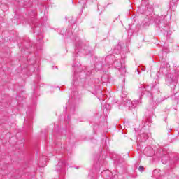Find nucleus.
<instances>
[{
	"label": "nucleus",
	"instance_id": "1",
	"mask_svg": "<svg viewBox=\"0 0 179 179\" xmlns=\"http://www.w3.org/2000/svg\"><path fill=\"white\" fill-rule=\"evenodd\" d=\"M141 102L139 101V100H134L131 101L129 99H126L123 103V106H124V107H129V108H135V107L138 104H141Z\"/></svg>",
	"mask_w": 179,
	"mask_h": 179
},
{
	"label": "nucleus",
	"instance_id": "2",
	"mask_svg": "<svg viewBox=\"0 0 179 179\" xmlns=\"http://www.w3.org/2000/svg\"><path fill=\"white\" fill-rule=\"evenodd\" d=\"M115 64V68L119 70V72L122 73V75H124L127 70L125 69V64L122 62H121L120 60H116L114 62Z\"/></svg>",
	"mask_w": 179,
	"mask_h": 179
},
{
	"label": "nucleus",
	"instance_id": "3",
	"mask_svg": "<svg viewBox=\"0 0 179 179\" xmlns=\"http://www.w3.org/2000/svg\"><path fill=\"white\" fill-rule=\"evenodd\" d=\"M166 85H175L177 83V80L174 75L173 74H167L166 78Z\"/></svg>",
	"mask_w": 179,
	"mask_h": 179
},
{
	"label": "nucleus",
	"instance_id": "4",
	"mask_svg": "<svg viewBox=\"0 0 179 179\" xmlns=\"http://www.w3.org/2000/svg\"><path fill=\"white\" fill-rule=\"evenodd\" d=\"M144 155L148 157H152L155 155V150L150 147H147L144 149Z\"/></svg>",
	"mask_w": 179,
	"mask_h": 179
},
{
	"label": "nucleus",
	"instance_id": "5",
	"mask_svg": "<svg viewBox=\"0 0 179 179\" xmlns=\"http://www.w3.org/2000/svg\"><path fill=\"white\" fill-rule=\"evenodd\" d=\"M153 90V85H147L145 87L142 86L141 90L142 92H146L147 93H150Z\"/></svg>",
	"mask_w": 179,
	"mask_h": 179
},
{
	"label": "nucleus",
	"instance_id": "6",
	"mask_svg": "<svg viewBox=\"0 0 179 179\" xmlns=\"http://www.w3.org/2000/svg\"><path fill=\"white\" fill-rule=\"evenodd\" d=\"M103 175L106 176L107 179H111V172H110V171H104Z\"/></svg>",
	"mask_w": 179,
	"mask_h": 179
},
{
	"label": "nucleus",
	"instance_id": "7",
	"mask_svg": "<svg viewBox=\"0 0 179 179\" xmlns=\"http://www.w3.org/2000/svg\"><path fill=\"white\" fill-rule=\"evenodd\" d=\"M140 138H143L141 139V142H145V141H146V139H148V134H141L140 136Z\"/></svg>",
	"mask_w": 179,
	"mask_h": 179
},
{
	"label": "nucleus",
	"instance_id": "8",
	"mask_svg": "<svg viewBox=\"0 0 179 179\" xmlns=\"http://www.w3.org/2000/svg\"><path fill=\"white\" fill-rule=\"evenodd\" d=\"M73 66H74V68H76V71L74 73V74L76 76V75H78V70L80 71L82 69V67H80V66L79 67H78V66H76V65H74Z\"/></svg>",
	"mask_w": 179,
	"mask_h": 179
},
{
	"label": "nucleus",
	"instance_id": "9",
	"mask_svg": "<svg viewBox=\"0 0 179 179\" xmlns=\"http://www.w3.org/2000/svg\"><path fill=\"white\" fill-rule=\"evenodd\" d=\"M162 162L163 163V164H166V163H167V161L166 160V156L162 157Z\"/></svg>",
	"mask_w": 179,
	"mask_h": 179
},
{
	"label": "nucleus",
	"instance_id": "10",
	"mask_svg": "<svg viewBox=\"0 0 179 179\" xmlns=\"http://www.w3.org/2000/svg\"><path fill=\"white\" fill-rule=\"evenodd\" d=\"M57 171H59V170H61V164H59L57 165Z\"/></svg>",
	"mask_w": 179,
	"mask_h": 179
},
{
	"label": "nucleus",
	"instance_id": "11",
	"mask_svg": "<svg viewBox=\"0 0 179 179\" xmlns=\"http://www.w3.org/2000/svg\"><path fill=\"white\" fill-rule=\"evenodd\" d=\"M138 170H139V171H143V170H144V168H143V166H140L139 167H138Z\"/></svg>",
	"mask_w": 179,
	"mask_h": 179
},
{
	"label": "nucleus",
	"instance_id": "12",
	"mask_svg": "<svg viewBox=\"0 0 179 179\" xmlns=\"http://www.w3.org/2000/svg\"><path fill=\"white\" fill-rule=\"evenodd\" d=\"M99 93H100L101 96H102V97H105L106 95L103 94V92H101V90L99 91Z\"/></svg>",
	"mask_w": 179,
	"mask_h": 179
},
{
	"label": "nucleus",
	"instance_id": "13",
	"mask_svg": "<svg viewBox=\"0 0 179 179\" xmlns=\"http://www.w3.org/2000/svg\"><path fill=\"white\" fill-rule=\"evenodd\" d=\"M76 94H78V92H73V99H75V96H76Z\"/></svg>",
	"mask_w": 179,
	"mask_h": 179
},
{
	"label": "nucleus",
	"instance_id": "14",
	"mask_svg": "<svg viewBox=\"0 0 179 179\" xmlns=\"http://www.w3.org/2000/svg\"><path fill=\"white\" fill-rule=\"evenodd\" d=\"M62 164H64V166H66V162H62Z\"/></svg>",
	"mask_w": 179,
	"mask_h": 179
},
{
	"label": "nucleus",
	"instance_id": "15",
	"mask_svg": "<svg viewBox=\"0 0 179 179\" xmlns=\"http://www.w3.org/2000/svg\"><path fill=\"white\" fill-rule=\"evenodd\" d=\"M173 1H174V2H177L178 0H173Z\"/></svg>",
	"mask_w": 179,
	"mask_h": 179
},
{
	"label": "nucleus",
	"instance_id": "16",
	"mask_svg": "<svg viewBox=\"0 0 179 179\" xmlns=\"http://www.w3.org/2000/svg\"><path fill=\"white\" fill-rule=\"evenodd\" d=\"M83 72H84L85 73H86V70H83Z\"/></svg>",
	"mask_w": 179,
	"mask_h": 179
},
{
	"label": "nucleus",
	"instance_id": "17",
	"mask_svg": "<svg viewBox=\"0 0 179 179\" xmlns=\"http://www.w3.org/2000/svg\"><path fill=\"white\" fill-rule=\"evenodd\" d=\"M87 75H90V73H86Z\"/></svg>",
	"mask_w": 179,
	"mask_h": 179
},
{
	"label": "nucleus",
	"instance_id": "18",
	"mask_svg": "<svg viewBox=\"0 0 179 179\" xmlns=\"http://www.w3.org/2000/svg\"><path fill=\"white\" fill-rule=\"evenodd\" d=\"M86 54H89V52H86Z\"/></svg>",
	"mask_w": 179,
	"mask_h": 179
},
{
	"label": "nucleus",
	"instance_id": "19",
	"mask_svg": "<svg viewBox=\"0 0 179 179\" xmlns=\"http://www.w3.org/2000/svg\"><path fill=\"white\" fill-rule=\"evenodd\" d=\"M150 96H151V97H152V93H150Z\"/></svg>",
	"mask_w": 179,
	"mask_h": 179
},
{
	"label": "nucleus",
	"instance_id": "20",
	"mask_svg": "<svg viewBox=\"0 0 179 179\" xmlns=\"http://www.w3.org/2000/svg\"><path fill=\"white\" fill-rule=\"evenodd\" d=\"M99 100H101L100 97L98 98Z\"/></svg>",
	"mask_w": 179,
	"mask_h": 179
}]
</instances>
